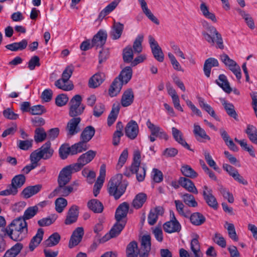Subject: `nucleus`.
<instances>
[{
	"mask_svg": "<svg viewBox=\"0 0 257 257\" xmlns=\"http://www.w3.org/2000/svg\"><path fill=\"white\" fill-rule=\"evenodd\" d=\"M6 233L12 240L19 241L26 237L28 233V225L24 218L19 217L15 219L6 228Z\"/></svg>",
	"mask_w": 257,
	"mask_h": 257,
	"instance_id": "1",
	"label": "nucleus"
},
{
	"mask_svg": "<svg viewBox=\"0 0 257 257\" xmlns=\"http://www.w3.org/2000/svg\"><path fill=\"white\" fill-rule=\"evenodd\" d=\"M122 175L116 174L109 181L108 191L110 195L113 196L115 200L118 199L125 192L127 182L122 180Z\"/></svg>",
	"mask_w": 257,
	"mask_h": 257,
	"instance_id": "2",
	"label": "nucleus"
},
{
	"mask_svg": "<svg viewBox=\"0 0 257 257\" xmlns=\"http://www.w3.org/2000/svg\"><path fill=\"white\" fill-rule=\"evenodd\" d=\"M203 26L207 31H203L202 35L204 39L211 45L216 44L218 48L222 49L224 48L223 39L221 34L217 31L216 29L209 25L206 21L202 23Z\"/></svg>",
	"mask_w": 257,
	"mask_h": 257,
	"instance_id": "3",
	"label": "nucleus"
},
{
	"mask_svg": "<svg viewBox=\"0 0 257 257\" xmlns=\"http://www.w3.org/2000/svg\"><path fill=\"white\" fill-rule=\"evenodd\" d=\"M81 102L82 97L80 95L77 94L72 97L69 102V115L70 116L73 118L76 117L83 112L85 106L81 104Z\"/></svg>",
	"mask_w": 257,
	"mask_h": 257,
	"instance_id": "4",
	"label": "nucleus"
},
{
	"mask_svg": "<svg viewBox=\"0 0 257 257\" xmlns=\"http://www.w3.org/2000/svg\"><path fill=\"white\" fill-rule=\"evenodd\" d=\"M96 155V151L89 150L79 156L76 163L71 165L75 168L76 171H79L84 166L90 163L94 158Z\"/></svg>",
	"mask_w": 257,
	"mask_h": 257,
	"instance_id": "5",
	"label": "nucleus"
},
{
	"mask_svg": "<svg viewBox=\"0 0 257 257\" xmlns=\"http://www.w3.org/2000/svg\"><path fill=\"white\" fill-rule=\"evenodd\" d=\"M78 172L71 164L63 168L58 177V184H67L71 180L72 174Z\"/></svg>",
	"mask_w": 257,
	"mask_h": 257,
	"instance_id": "6",
	"label": "nucleus"
},
{
	"mask_svg": "<svg viewBox=\"0 0 257 257\" xmlns=\"http://www.w3.org/2000/svg\"><path fill=\"white\" fill-rule=\"evenodd\" d=\"M148 38L149 44L154 58L158 61L162 62L164 59V55L161 48L153 36L150 35Z\"/></svg>",
	"mask_w": 257,
	"mask_h": 257,
	"instance_id": "7",
	"label": "nucleus"
},
{
	"mask_svg": "<svg viewBox=\"0 0 257 257\" xmlns=\"http://www.w3.org/2000/svg\"><path fill=\"white\" fill-rule=\"evenodd\" d=\"M126 222L124 221H117L113 226L108 233L106 234L101 239L100 241L104 242L111 238L118 236L122 230L125 225Z\"/></svg>",
	"mask_w": 257,
	"mask_h": 257,
	"instance_id": "8",
	"label": "nucleus"
},
{
	"mask_svg": "<svg viewBox=\"0 0 257 257\" xmlns=\"http://www.w3.org/2000/svg\"><path fill=\"white\" fill-rule=\"evenodd\" d=\"M81 120V119L80 117H76L72 118L69 120L66 127L67 135L68 137L70 138L80 132V128L79 126V124Z\"/></svg>",
	"mask_w": 257,
	"mask_h": 257,
	"instance_id": "9",
	"label": "nucleus"
},
{
	"mask_svg": "<svg viewBox=\"0 0 257 257\" xmlns=\"http://www.w3.org/2000/svg\"><path fill=\"white\" fill-rule=\"evenodd\" d=\"M125 135L130 139L135 140L139 133V128L137 122L134 120L130 121L125 127Z\"/></svg>",
	"mask_w": 257,
	"mask_h": 257,
	"instance_id": "10",
	"label": "nucleus"
},
{
	"mask_svg": "<svg viewBox=\"0 0 257 257\" xmlns=\"http://www.w3.org/2000/svg\"><path fill=\"white\" fill-rule=\"evenodd\" d=\"M203 196L206 203L212 208L216 209L218 203L215 197L212 195V190L205 185L203 187Z\"/></svg>",
	"mask_w": 257,
	"mask_h": 257,
	"instance_id": "11",
	"label": "nucleus"
},
{
	"mask_svg": "<svg viewBox=\"0 0 257 257\" xmlns=\"http://www.w3.org/2000/svg\"><path fill=\"white\" fill-rule=\"evenodd\" d=\"M146 125L151 132L152 135H155L156 137H158L161 139L168 140L169 137L168 135L159 126L156 125L151 122L150 119H148L146 122Z\"/></svg>",
	"mask_w": 257,
	"mask_h": 257,
	"instance_id": "12",
	"label": "nucleus"
},
{
	"mask_svg": "<svg viewBox=\"0 0 257 257\" xmlns=\"http://www.w3.org/2000/svg\"><path fill=\"white\" fill-rule=\"evenodd\" d=\"M151 236L149 235H144L141 241V246L139 249L140 257H148L151 250Z\"/></svg>",
	"mask_w": 257,
	"mask_h": 257,
	"instance_id": "13",
	"label": "nucleus"
},
{
	"mask_svg": "<svg viewBox=\"0 0 257 257\" xmlns=\"http://www.w3.org/2000/svg\"><path fill=\"white\" fill-rule=\"evenodd\" d=\"M107 33L104 30H99L94 35L92 40V46L96 48L102 47L106 43L107 39Z\"/></svg>",
	"mask_w": 257,
	"mask_h": 257,
	"instance_id": "14",
	"label": "nucleus"
},
{
	"mask_svg": "<svg viewBox=\"0 0 257 257\" xmlns=\"http://www.w3.org/2000/svg\"><path fill=\"white\" fill-rule=\"evenodd\" d=\"M83 234L84 230L83 227H78L76 228L73 232L71 236L69 243V247L70 248H72L78 244V243L81 241Z\"/></svg>",
	"mask_w": 257,
	"mask_h": 257,
	"instance_id": "15",
	"label": "nucleus"
},
{
	"mask_svg": "<svg viewBox=\"0 0 257 257\" xmlns=\"http://www.w3.org/2000/svg\"><path fill=\"white\" fill-rule=\"evenodd\" d=\"M78 210V207L75 205L69 208L64 221L66 225L73 224L77 221L79 214Z\"/></svg>",
	"mask_w": 257,
	"mask_h": 257,
	"instance_id": "16",
	"label": "nucleus"
},
{
	"mask_svg": "<svg viewBox=\"0 0 257 257\" xmlns=\"http://www.w3.org/2000/svg\"><path fill=\"white\" fill-rule=\"evenodd\" d=\"M193 132L195 138L199 142H205L206 140H210V137L207 135L205 130L196 123L194 124Z\"/></svg>",
	"mask_w": 257,
	"mask_h": 257,
	"instance_id": "17",
	"label": "nucleus"
},
{
	"mask_svg": "<svg viewBox=\"0 0 257 257\" xmlns=\"http://www.w3.org/2000/svg\"><path fill=\"white\" fill-rule=\"evenodd\" d=\"M164 212V209L161 206H157L151 209L148 217L149 224L151 225L155 224L158 219L159 216H162Z\"/></svg>",
	"mask_w": 257,
	"mask_h": 257,
	"instance_id": "18",
	"label": "nucleus"
},
{
	"mask_svg": "<svg viewBox=\"0 0 257 257\" xmlns=\"http://www.w3.org/2000/svg\"><path fill=\"white\" fill-rule=\"evenodd\" d=\"M179 184L188 192L195 194H197L198 193L194 183L186 177H180L179 179Z\"/></svg>",
	"mask_w": 257,
	"mask_h": 257,
	"instance_id": "19",
	"label": "nucleus"
},
{
	"mask_svg": "<svg viewBox=\"0 0 257 257\" xmlns=\"http://www.w3.org/2000/svg\"><path fill=\"white\" fill-rule=\"evenodd\" d=\"M172 133L174 139L178 143L187 150L193 151V150L190 148L189 145L183 138V134L180 130L175 127H173L172 128Z\"/></svg>",
	"mask_w": 257,
	"mask_h": 257,
	"instance_id": "20",
	"label": "nucleus"
},
{
	"mask_svg": "<svg viewBox=\"0 0 257 257\" xmlns=\"http://www.w3.org/2000/svg\"><path fill=\"white\" fill-rule=\"evenodd\" d=\"M44 160L51 158L54 153V150L51 148V143L50 141H47L41 148L38 149Z\"/></svg>",
	"mask_w": 257,
	"mask_h": 257,
	"instance_id": "21",
	"label": "nucleus"
},
{
	"mask_svg": "<svg viewBox=\"0 0 257 257\" xmlns=\"http://www.w3.org/2000/svg\"><path fill=\"white\" fill-rule=\"evenodd\" d=\"M129 209V204L124 202L120 204L115 211V218L117 221H122V218L127 215Z\"/></svg>",
	"mask_w": 257,
	"mask_h": 257,
	"instance_id": "22",
	"label": "nucleus"
},
{
	"mask_svg": "<svg viewBox=\"0 0 257 257\" xmlns=\"http://www.w3.org/2000/svg\"><path fill=\"white\" fill-rule=\"evenodd\" d=\"M163 229L168 233L179 232L181 229V225L179 221L170 220L163 224Z\"/></svg>",
	"mask_w": 257,
	"mask_h": 257,
	"instance_id": "23",
	"label": "nucleus"
},
{
	"mask_svg": "<svg viewBox=\"0 0 257 257\" xmlns=\"http://www.w3.org/2000/svg\"><path fill=\"white\" fill-rule=\"evenodd\" d=\"M105 78L103 73H97L93 75L89 79L88 86L90 88H95L99 86Z\"/></svg>",
	"mask_w": 257,
	"mask_h": 257,
	"instance_id": "24",
	"label": "nucleus"
},
{
	"mask_svg": "<svg viewBox=\"0 0 257 257\" xmlns=\"http://www.w3.org/2000/svg\"><path fill=\"white\" fill-rule=\"evenodd\" d=\"M124 26L120 22H114L111 27L109 35L113 40L118 39L121 36Z\"/></svg>",
	"mask_w": 257,
	"mask_h": 257,
	"instance_id": "25",
	"label": "nucleus"
},
{
	"mask_svg": "<svg viewBox=\"0 0 257 257\" xmlns=\"http://www.w3.org/2000/svg\"><path fill=\"white\" fill-rule=\"evenodd\" d=\"M123 85L125 84H123V82H121L120 80L118 79L117 78H115L112 82L109 88V95L111 97L116 96L120 92V90Z\"/></svg>",
	"mask_w": 257,
	"mask_h": 257,
	"instance_id": "26",
	"label": "nucleus"
},
{
	"mask_svg": "<svg viewBox=\"0 0 257 257\" xmlns=\"http://www.w3.org/2000/svg\"><path fill=\"white\" fill-rule=\"evenodd\" d=\"M67 184H58V187L54 190V192L61 196L66 197L71 192L76 191L77 189L72 186H66Z\"/></svg>",
	"mask_w": 257,
	"mask_h": 257,
	"instance_id": "27",
	"label": "nucleus"
},
{
	"mask_svg": "<svg viewBox=\"0 0 257 257\" xmlns=\"http://www.w3.org/2000/svg\"><path fill=\"white\" fill-rule=\"evenodd\" d=\"M121 0H114L103 9L99 13L97 20L101 21L103 18L111 13L117 7Z\"/></svg>",
	"mask_w": 257,
	"mask_h": 257,
	"instance_id": "28",
	"label": "nucleus"
},
{
	"mask_svg": "<svg viewBox=\"0 0 257 257\" xmlns=\"http://www.w3.org/2000/svg\"><path fill=\"white\" fill-rule=\"evenodd\" d=\"M133 75V70L131 67L126 66L124 67L120 72L119 75L116 77L123 84H126L131 79Z\"/></svg>",
	"mask_w": 257,
	"mask_h": 257,
	"instance_id": "29",
	"label": "nucleus"
},
{
	"mask_svg": "<svg viewBox=\"0 0 257 257\" xmlns=\"http://www.w3.org/2000/svg\"><path fill=\"white\" fill-rule=\"evenodd\" d=\"M44 230L42 228H39L36 234L33 237L29 245L30 250L32 251L40 244L43 239Z\"/></svg>",
	"mask_w": 257,
	"mask_h": 257,
	"instance_id": "30",
	"label": "nucleus"
},
{
	"mask_svg": "<svg viewBox=\"0 0 257 257\" xmlns=\"http://www.w3.org/2000/svg\"><path fill=\"white\" fill-rule=\"evenodd\" d=\"M134 95L132 89L125 90L121 97V104L123 107H127L131 105L133 102Z\"/></svg>",
	"mask_w": 257,
	"mask_h": 257,
	"instance_id": "31",
	"label": "nucleus"
},
{
	"mask_svg": "<svg viewBox=\"0 0 257 257\" xmlns=\"http://www.w3.org/2000/svg\"><path fill=\"white\" fill-rule=\"evenodd\" d=\"M141 5V8L143 13L148 17V18L156 25L159 24V21L158 19L153 14L150 9H148L147 3L145 0H138Z\"/></svg>",
	"mask_w": 257,
	"mask_h": 257,
	"instance_id": "32",
	"label": "nucleus"
},
{
	"mask_svg": "<svg viewBox=\"0 0 257 257\" xmlns=\"http://www.w3.org/2000/svg\"><path fill=\"white\" fill-rule=\"evenodd\" d=\"M42 187V186L40 184L28 186L23 190L22 194L24 198H29L38 193L41 190Z\"/></svg>",
	"mask_w": 257,
	"mask_h": 257,
	"instance_id": "33",
	"label": "nucleus"
},
{
	"mask_svg": "<svg viewBox=\"0 0 257 257\" xmlns=\"http://www.w3.org/2000/svg\"><path fill=\"white\" fill-rule=\"evenodd\" d=\"M219 63L217 59L214 58H209L205 61L203 70L206 77H209L210 75L211 70L213 67L218 66Z\"/></svg>",
	"mask_w": 257,
	"mask_h": 257,
	"instance_id": "34",
	"label": "nucleus"
},
{
	"mask_svg": "<svg viewBox=\"0 0 257 257\" xmlns=\"http://www.w3.org/2000/svg\"><path fill=\"white\" fill-rule=\"evenodd\" d=\"M89 147V146L86 142L80 140L79 142L71 146V155L85 151L88 149Z\"/></svg>",
	"mask_w": 257,
	"mask_h": 257,
	"instance_id": "35",
	"label": "nucleus"
},
{
	"mask_svg": "<svg viewBox=\"0 0 257 257\" xmlns=\"http://www.w3.org/2000/svg\"><path fill=\"white\" fill-rule=\"evenodd\" d=\"M127 257H137L140 252L136 241H133L128 243L126 248Z\"/></svg>",
	"mask_w": 257,
	"mask_h": 257,
	"instance_id": "36",
	"label": "nucleus"
},
{
	"mask_svg": "<svg viewBox=\"0 0 257 257\" xmlns=\"http://www.w3.org/2000/svg\"><path fill=\"white\" fill-rule=\"evenodd\" d=\"M95 130L94 127L89 125L85 127L80 135V140L87 143L91 140L94 136Z\"/></svg>",
	"mask_w": 257,
	"mask_h": 257,
	"instance_id": "37",
	"label": "nucleus"
},
{
	"mask_svg": "<svg viewBox=\"0 0 257 257\" xmlns=\"http://www.w3.org/2000/svg\"><path fill=\"white\" fill-rule=\"evenodd\" d=\"M198 235H196V237L191 240L190 248L194 257H203V254L200 250V245L198 241Z\"/></svg>",
	"mask_w": 257,
	"mask_h": 257,
	"instance_id": "38",
	"label": "nucleus"
},
{
	"mask_svg": "<svg viewBox=\"0 0 257 257\" xmlns=\"http://www.w3.org/2000/svg\"><path fill=\"white\" fill-rule=\"evenodd\" d=\"M28 45V41L26 39H23L19 42H15L7 45L5 47L12 51H18L24 50Z\"/></svg>",
	"mask_w": 257,
	"mask_h": 257,
	"instance_id": "39",
	"label": "nucleus"
},
{
	"mask_svg": "<svg viewBox=\"0 0 257 257\" xmlns=\"http://www.w3.org/2000/svg\"><path fill=\"white\" fill-rule=\"evenodd\" d=\"M236 11L244 20L246 24L250 29L253 30L255 28V25L253 19L251 17L250 14L246 13L244 10L239 8L236 9Z\"/></svg>",
	"mask_w": 257,
	"mask_h": 257,
	"instance_id": "40",
	"label": "nucleus"
},
{
	"mask_svg": "<svg viewBox=\"0 0 257 257\" xmlns=\"http://www.w3.org/2000/svg\"><path fill=\"white\" fill-rule=\"evenodd\" d=\"M216 83L226 93H230L231 88L227 79L226 76L224 74L219 75L218 79L216 80Z\"/></svg>",
	"mask_w": 257,
	"mask_h": 257,
	"instance_id": "41",
	"label": "nucleus"
},
{
	"mask_svg": "<svg viewBox=\"0 0 257 257\" xmlns=\"http://www.w3.org/2000/svg\"><path fill=\"white\" fill-rule=\"evenodd\" d=\"M130 171L132 174H136V178L139 182H142L145 179L146 173V169L145 166L139 165L135 169H133L132 166H130Z\"/></svg>",
	"mask_w": 257,
	"mask_h": 257,
	"instance_id": "42",
	"label": "nucleus"
},
{
	"mask_svg": "<svg viewBox=\"0 0 257 257\" xmlns=\"http://www.w3.org/2000/svg\"><path fill=\"white\" fill-rule=\"evenodd\" d=\"M87 206L89 209L94 213H101L103 210V205L99 200L93 199L87 203Z\"/></svg>",
	"mask_w": 257,
	"mask_h": 257,
	"instance_id": "43",
	"label": "nucleus"
},
{
	"mask_svg": "<svg viewBox=\"0 0 257 257\" xmlns=\"http://www.w3.org/2000/svg\"><path fill=\"white\" fill-rule=\"evenodd\" d=\"M189 218L191 223L196 226L202 225L206 220L205 216L199 212L192 213L189 217Z\"/></svg>",
	"mask_w": 257,
	"mask_h": 257,
	"instance_id": "44",
	"label": "nucleus"
},
{
	"mask_svg": "<svg viewBox=\"0 0 257 257\" xmlns=\"http://www.w3.org/2000/svg\"><path fill=\"white\" fill-rule=\"evenodd\" d=\"M198 100L200 106L207 111L212 117H214L216 120L219 121V117L215 114V111L210 105L206 103L203 98L198 97Z\"/></svg>",
	"mask_w": 257,
	"mask_h": 257,
	"instance_id": "45",
	"label": "nucleus"
},
{
	"mask_svg": "<svg viewBox=\"0 0 257 257\" xmlns=\"http://www.w3.org/2000/svg\"><path fill=\"white\" fill-rule=\"evenodd\" d=\"M245 133L249 140L252 143L257 145V128L256 127L251 124L247 125Z\"/></svg>",
	"mask_w": 257,
	"mask_h": 257,
	"instance_id": "46",
	"label": "nucleus"
},
{
	"mask_svg": "<svg viewBox=\"0 0 257 257\" xmlns=\"http://www.w3.org/2000/svg\"><path fill=\"white\" fill-rule=\"evenodd\" d=\"M105 165L104 164H102L100 166L99 170V175L98 177L97 180L94 185V187L95 188H97V189H100L102 187L105 177Z\"/></svg>",
	"mask_w": 257,
	"mask_h": 257,
	"instance_id": "47",
	"label": "nucleus"
},
{
	"mask_svg": "<svg viewBox=\"0 0 257 257\" xmlns=\"http://www.w3.org/2000/svg\"><path fill=\"white\" fill-rule=\"evenodd\" d=\"M181 172L182 174L186 178L194 179L198 176V173L188 165L182 166Z\"/></svg>",
	"mask_w": 257,
	"mask_h": 257,
	"instance_id": "48",
	"label": "nucleus"
},
{
	"mask_svg": "<svg viewBox=\"0 0 257 257\" xmlns=\"http://www.w3.org/2000/svg\"><path fill=\"white\" fill-rule=\"evenodd\" d=\"M119 104H113L112 109L107 118V124L111 126L116 120L119 111Z\"/></svg>",
	"mask_w": 257,
	"mask_h": 257,
	"instance_id": "49",
	"label": "nucleus"
},
{
	"mask_svg": "<svg viewBox=\"0 0 257 257\" xmlns=\"http://www.w3.org/2000/svg\"><path fill=\"white\" fill-rule=\"evenodd\" d=\"M22 248V243H17L5 252L3 257H16L20 252Z\"/></svg>",
	"mask_w": 257,
	"mask_h": 257,
	"instance_id": "50",
	"label": "nucleus"
},
{
	"mask_svg": "<svg viewBox=\"0 0 257 257\" xmlns=\"http://www.w3.org/2000/svg\"><path fill=\"white\" fill-rule=\"evenodd\" d=\"M147 198V197L146 194L144 193H139L133 200V206L136 209L140 208L146 201Z\"/></svg>",
	"mask_w": 257,
	"mask_h": 257,
	"instance_id": "51",
	"label": "nucleus"
},
{
	"mask_svg": "<svg viewBox=\"0 0 257 257\" xmlns=\"http://www.w3.org/2000/svg\"><path fill=\"white\" fill-rule=\"evenodd\" d=\"M61 237L57 232H55L51 234L49 238L44 241V245L47 247H51L57 245L60 240Z\"/></svg>",
	"mask_w": 257,
	"mask_h": 257,
	"instance_id": "52",
	"label": "nucleus"
},
{
	"mask_svg": "<svg viewBox=\"0 0 257 257\" xmlns=\"http://www.w3.org/2000/svg\"><path fill=\"white\" fill-rule=\"evenodd\" d=\"M55 85L59 89H61L64 91H70L73 89V85L72 83L69 82V81L67 82L66 81L63 80L60 78L57 80L55 82Z\"/></svg>",
	"mask_w": 257,
	"mask_h": 257,
	"instance_id": "53",
	"label": "nucleus"
},
{
	"mask_svg": "<svg viewBox=\"0 0 257 257\" xmlns=\"http://www.w3.org/2000/svg\"><path fill=\"white\" fill-rule=\"evenodd\" d=\"M26 181V177L23 174L15 176L12 180L11 185L16 187V189L21 188Z\"/></svg>",
	"mask_w": 257,
	"mask_h": 257,
	"instance_id": "54",
	"label": "nucleus"
},
{
	"mask_svg": "<svg viewBox=\"0 0 257 257\" xmlns=\"http://www.w3.org/2000/svg\"><path fill=\"white\" fill-rule=\"evenodd\" d=\"M38 212V206H34L28 207L24 212L23 216L20 217L24 218V220L30 219L33 218Z\"/></svg>",
	"mask_w": 257,
	"mask_h": 257,
	"instance_id": "55",
	"label": "nucleus"
},
{
	"mask_svg": "<svg viewBox=\"0 0 257 257\" xmlns=\"http://www.w3.org/2000/svg\"><path fill=\"white\" fill-rule=\"evenodd\" d=\"M200 8L203 15L205 18L211 20L213 22H216L217 20L215 15L209 12L208 7L204 3H202L201 4Z\"/></svg>",
	"mask_w": 257,
	"mask_h": 257,
	"instance_id": "56",
	"label": "nucleus"
},
{
	"mask_svg": "<svg viewBox=\"0 0 257 257\" xmlns=\"http://www.w3.org/2000/svg\"><path fill=\"white\" fill-rule=\"evenodd\" d=\"M47 135L42 127H38L35 131L34 140L36 143H41L47 138Z\"/></svg>",
	"mask_w": 257,
	"mask_h": 257,
	"instance_id": "57",
	"label": "nucleus"
},
{
	"mask_svg": "<svg viewBox=\"0 0 257 257\" xmlns=\"http://www.w3.org/2000/svg\"><path fill=\"white\" fill-rule=\"evenodd\" d=\"M59 154L62 159H66L69 154L71 155V146L67 144L62 145L59 149Z\"/></svg>",
	"mask_w": 257,
	"mask_h": 257,
	"instance_id": "58",
	"label": "nucleus"
},
{
	"mask_svg": "<svg viewBox=\"0 0 257 257\" xmlns=\"http://www.w3.org/2000/svg\"><path fill=\"white\" fill-rule=\"evenodd\" d=\"M182 198L184 202L189 207H195L198 205L194 197L190 194H184L182 196Z\"/></svg>",
	"mask_w": 257,
	"mask_h": 257,
	"instance_id": "59",
	"label": "nucleus"
},
{
	"mask_svg": "<svg viewBox=\"0 0 257 257\" xmlns=\"http://www.w3.org/2000/svg\"><path fill=\"white\" fill-rule=\"evenodd\" d=\"M224 227L227 230L229 237L234 241H238V238L236 234L233 224L225 222Z\"/></svg>",
	"mask_w": 257,
	"mask_h": 257,
	"instance_id": "60",
	"label": "nucleus"
},
{
	"mask_svg": "<svg viewBox=\"0 0 257 257\" xmlns=\"http://www.w3.org/2000/svg\"><path fill=\"white\" fill-rule=\"evenodd\" d=\"M223 105L228 115L233 117L235 119H237V114L234 109V107L232 103L224 101L223 103Z\"/></svg>",
	"mask_w": 257,
	"mask_h": 257,
	"instance_id": "61",
	"label": "nucleus"
},
{
	"mask_svg": "<svg viewBox=\"0 0 257 257\" xmlns=\"http://www.w3.org/2000/svg\"><path fill=\"white\" fill-rule=\"evenodd\" d=\"M55 209L58 213H61L67 205V201L66 199L59 197L55 202Z\"/></svg>",
	"mask_w": 257,
	"mask_h": 257,
	"instance_id": "62",
	"label": "nucleus"
},
{
	"mask_svg": "<svg viewBox=\"0 0 257 257\" xmlns=\"http://www.w3.org/2000/svg\"><path fill=\"white\" fill-rule=\"evenodd\" d=\"M133 50L131 46H127L123 51V59L125 62L130 63L133 59Z\"/></svg>",
	"mask_w": 257,
	"mask_h": 257,
	"instance_id": "63",
	"label": "nucleus"
},
{
	"mask_svg": "<svg viewBox=\"0 0 257 257\" xmlns=\"http://www.w3.org/2000/svg\"><path fill=\"white\" fill-rule=\"evenodd\" d=\"M144 36L143 35H139L136 38L133 44L134 51L136 53H140L142 51V43L143 41Z\"/></svg>",
	"mask_w": 257,
	"mask_h": 257,
	"instance_id": "64",
	"label": "nucleus"
}]
</instances>
